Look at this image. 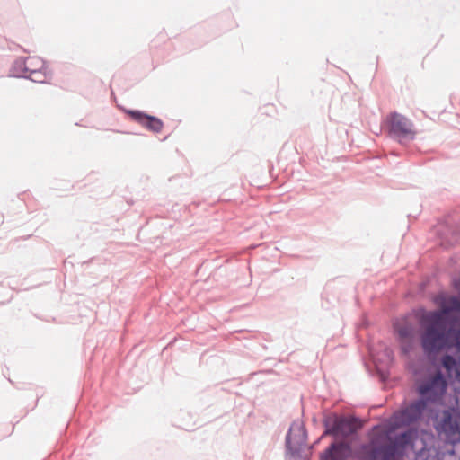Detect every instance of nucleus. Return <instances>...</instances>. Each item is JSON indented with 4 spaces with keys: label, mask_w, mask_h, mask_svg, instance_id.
<instances>
[{
    "label": "nucleus",
    "mask_w": 460,
    "mask_h": 460,
    "mask_svg": "<svg viewBox=\"0 0 460 460\" xmlns=\"http://www.w3.org/2000/svg\"><path fill=\"white\" fill-rule=\"evenodd\" d=\"M416 392L420 399L435 403L438 401V379L433 372L416 378Z\"/></svg>",
    "instance_id": "9d476101"
},
{
    "label": "nucleus",
    "mask_w": 460,
    "mask_h": 460,
    "mask_svg": "<svg viewBox=\"0 0 460 460\" xmlns=\"http://www.w3.org/2000/svg\"><path fill=\"white\" fill-rule=\"evenodd\" d=\"M308 439V432L302 421L295 420L285 438V460H305L303 453Z\"/></svg>",
    "instance_id": "0eeeda50"
},
{
    "label": "nucleus",
    "mask_w": 460,
    "mask_h": 460,
    "mask_svg": "<svg viewBox=\"0 0 460 460\" xmlns=\"http://www.w3.org/2000/svg\"><path fill=\"white\" fill-rule=\"evenodd\" d=\"M121 111L132 121L141 125L150 132L159 133L164 128V122L160 118L148 114L146 111L126 108H121Z\"/></svg>",
    "instance_id": "f8f14e48"
},
{
    "label": "nucleus",
    "mask_w": 460,
    "mask_h": 460,
    "mask_svg": "<svg viewBox=\"0 0 460 460\" xmlns=\"http://www.w3.org/2000/svg\"><path fill=\"white\" fill-rule=\"evenodd\" d=\"M456 443H457V446H456V449H457L458 447H460V437H456ZM459 460H460V456H459Z\"/></svg>",
    "instance_id": "a211bd4d"
},
{
    "label": "nucleus",
    "mask_w": 460,
    "mask_h": 460,
    "mask_svg": "<svg viewBox=\"0 0 460 460\" xmlns=\"http://www.w3.org/2000/svg\"><path fill=\"white\" fill-rule=\"evenodd\" d=\"M444 315L443 311H429L422 306L415 311V316L421 329L420 345L423 352V358L417 359L411 367L416 378L433 373L431 366H438V356L445 343L454 342L440 331Z\"/></svg>",
    "instance_id": "f03ea898"
},
{
    "label": "nucleus",
    "mask_w": 460,
    "mask_h": 460,
    "mask_svg": "<svg viewBox=\"0 0 460 460\" xmlns=\"http://www.w3.org/2000/svg\"><path fill=\"white\" fill-rule=\"evenodd\" d=\"M385 355L387 357H390L392 355V351L390 349H385Z\"/></svg>",
    "instance_id": "6ab92c4d"
},
{
    "label": "nucleus",
    "mask_w": 460,
    "mask_h": 460,
    "mask_svg": "<svg viewBox=\"0 0 460 460\" xmlns=\"http://www.w3.org/2000/svg\"><path fill=\"white\" fill-rule=\"evenodd\" d=\"M403 433L376 431L368 442L356 448L348 439H332L319 454V460H394L403 445Z\"/></svg>",
    "instance_id": "f257e3e1"
},
{
    "label": "nucleus",
    "mask_w": 460,
    "mask_h": 460,
    "mask_svg": "<svg viewBox=\"0 0 460 460\" xmlns=\"http://www.w3.org/2000/svg\"><path fill=\"white\" fill-rule=\"evenodd\" d=\"M31 60L41 63V66L39 68L31 69L27 75L26 79H29L35 83H40V84L45 83V79H46L45 62L41 59H35V58H32Z\"/></svg>",
    "instance_id": "dca6fc26"
},
{
    "label": "nucleus",
    "mask_w": 460,
    "mask_h": 460,
    "mask_svg": "<svg viewBox=\"0 0 460 460\" xmlns=\"http://www.w3.org/2000/svg\"><path fill=\"white\" fill-rule=\"evenodd\" d=\"M441 243L445 248L455 245L460 239V226L447 225L439 231Z\"/></svg>",
    "instance_id": "ddd939ff"
},
{
    "label": "nucleus",
    "mask_w": 460,
    "mask_h": 460,
    "mask_svg": "<svg viewBox=\"0 0 460 460\" xmlns=\"http://www.w3.org/2000/svg\"><path fill=\"white\" fill-rule=\"evenodd\" d=\"M438 366L444 367L447 375L456 374L460 366V358L454 353H444L438 358Z\"/></svg>",
    "instance_id": "4468645a"
},
{
    "label": "nucleus",
    "mask_w": 460,
    "mask_h": 460,
    "mask_svg": "<svg viewBox=\"0 0 460 460\" xmlns=\"http://www.w3.org/2000/svg\"><path fill=\"white\" fill-rule=\"evenodd\" d=\"M432 302L440 305L442 309L438 310L445 314L440 331L448 340L460 344V296L441 290L432 297Z\"/></svg>",
    "instance_id": "20e7f679"
},
{
    "label": "nucleus",
    "mask_w": 460,
    "mask_h": 460,
    "mask_svg": "<svg viewBox=\"0 0 460 460\" xmlns=\"http://www.w3.org/2000/svg\"><path fill=\"white\" fill-rule=\"evenodd\" d=\"M453 286L456 289L460 291V277L459 278H454L453 279Z\"/></svg>",
    "instance_id": "f3484780"
},
{
    "label": "nucleus",
    "mask_w": 460,
    "mask_h": 460,
    "mask_svg": "<svg viewBox=\"0 0 460 460\" xmlns=\"http://www.w3.org/2000/svg\"><path fill=\"white\" fill-rule=\"evenodd\" d=\"M432 444L428 447V444H424L426 449V457L424 460H445V456H456L457 443L445 438H435L432 435Z\"/></svg>",
    "instance_id": "9b49d317"
},
{
    "label": "nucleus",
    "mask_w": 460,
    "mask_h": 460,
    "mask_svg": "<svg viewBox=\"0 0 460 460\" xmlns=\"http://www.w3.org/2000/svg\"><path fill=\"white\" fill-rule=\"evenodd\" d=\"M385 125L389 137L401 145L406 146L416 137L413 122L397 111L389 113Z\"/></svg>",
    "instance_id": "6e6552de"
},
{
    "label": "nucleus",
    "mask_w": 460,
    "mask_h": 460,
    "mask_svg": "<svg viewBox=\"0 0 460 460\" xmlns=\"http://www.w3.org/2000/svg\"><path fill=\"white\" fill-rule=\"evenodd\" d=\"M393 327L400 343V350L402 355H410V353L412 352L416 347L418 335L416 327L408 321L403 324L394 323Z\"/></svg>",
    "instance_id": "1a4fd4ad"
},
{
    "label": "nucleus",
    "mask_w": 460,
    "mask_h": 460,
    "mask_svg": "<svg viewBox=\"0 0 460 460\" xmlns=\"http://www.w3.org/2000/svg\"><path fill=\"white\" fill-rule=\"evenodd\" d=\"M323 431L321 438L349 439L357 437L364 426L363 419L356 414L323 411Z\"/></svg>",
    "instance_id": "7ed1b4c3"
},
{
    "label": "nucleus",
    "mask_w": 460,
    "mask_h": 460,
    "mask_svg": "<svg viewBox=\"0 0 460 460\" xmlns=\"http://www.w3.org/2000/svg\"><path fill=\"white\" fill-rule=\"evenodd\" d=\"M313 421H314V423H316V422H317V419H316V417H314V418H313Z\"/></svg>",
    "instance_id": "aec40b11"
},
{
    "label": "nucleus",
    "mask_w": 460,
    "mask_h": 460,
    "mask_svg": "<svg viewBox=\"0 0 460 460\" xmlns=\"http://www.w3.org/2000/svg\"><path fill=\"white\" fill-rule=\"evenodd\" d=\"M456 404H459L458 396L454 397ZM433 426L438 433V438L456 442V435L460 429V408L448 406L441 411L432 415Z\"/></svg>",
    "instance_id": "423d86ee"
},
{
    "label": "nucleus",
    "mask_w": 460,
    "mask_h": 460,
    "mask_svg": "<svg viewBox=\"0 0 460 460\" xmlns=\"http://www.w3.org/2000/svg\"><path fill=\"white\" fill-rule=\"evenodd\" d=\"M431 404L432 402H426L419 397L418 399L412 401L408 407L402 411L401 413H394L393 416L386 420L385 423L376 424L373 426L372 429L376 431H385L391 429L393 434H404L403 445L402 448H400L396 453V456H398L406 449L411 439V435L408 430L398 431L397 429L403 426L406 422L420 416Z\"/></svg>",
    "instance_id": "39448f33"
},
{
    "label": "nucleus",
    "mask_w": 460,
    "mask_h": 460,
    "mask_svg": "<svg viewBox=\"0 0 460 460\" xmlns=\"http://www.w3.org/2000/svg\"><path fill=\"white\" fill-rule=\"evenodd\" d=\"M29 59L31 58L23 57L16 58L10 67L9 76L24 79L27 78V75L31 70L26 64Z\"/></svg>",
    "instance_id": "2eb2a0df"
}]
</instances>
